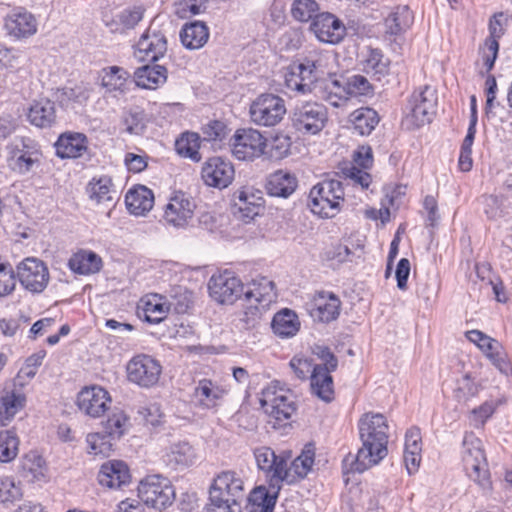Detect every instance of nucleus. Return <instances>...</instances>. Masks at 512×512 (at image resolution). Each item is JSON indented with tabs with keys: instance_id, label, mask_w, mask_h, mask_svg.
<instances>
[{
	"instance_id": "1",
	"label": "nucleus",
	"mask_w": 512,
	"mask_h": 512,
	"mask_svg": "<svg viewBox=\"0 0 512 512\" xmlns=\"http://www.w3.org/2000/svg\"><path fill=\"white\" fill-rule=\"evenodd\" d=\"M388 429L387 420L380 413H366L359 419L362 447L351 463V471L362 473L386 457Z\"/></svg>"
},
{
	"instance_id": "2",
	"label": "nucleus",
	"mask_w": 512,
	"mask_h": 512,
	"mask_svg": "<svg viewBox=\"0 0 512 512\" xmlns=\"http://www.w3.org/2000/svg\"><path fill=\"white\" fill-rule=\"evenodd\" d=\"M245 498L244 481L233 470L220 472L209 490V504L205 512H242L241 502Z\"/></svg>"
},
{
	"instance_id": "3",
	"label": "nucleus",
	"mask_w": 512,
	"mask_h": 512,
	"mask_svg": "<svg viewBox=\"0 0 512 512\" xmlns=\"http://www.w3.org/2000/svg\"><path fill=\"white\" fill-rule=\"evenodd\" d=\"M344 188L336 179L323 180L314 185L308 196V207L321 218H333L344 202Z\"/></svg>"
},
{
	"instance_id": "4",
	"label": "nucleus",
	"mask_w": 512,
	"mask_h": 512,
	"mask_svg": "<svg viewBox=\"0 0 512 512\" xmlns=\"http://www.w3.org/2000/svg\"><path fill=\"white\" fill-rule=\"evenodd\" d=\"M462 461L467 476L480 487L484 495H489L492 490V482L479 439L473 436L464 438Z\"/></svg>"
},
{
	"instance_id": "5",
	"label": "nucleus",
	"mask_w": 512,
	"mask_h": 512,
	"mask_svg": "<svg viewBox=\"0 0 512 512\" xmlns=\"http://www.w3.org/2000/svg\"><path fill=\"white\" fill-rule=\"evenodd\" d=\"M260 404L268 417L274 420L273 427L284 425L297 409L293 394L276 384L262 390Z\"/></svg>"
},
{
	"instance_id": "6",
	"label": "nucleus",
	"mask_w": 512,
	"mask_h": 512,
	"mask_svg": "<svg viewBox=\"0 0 512 512\" xmlns=\"http://www.w3.org/2000/svg\"><path fill=\"white\" fill-rule=\"evenodd\" d=\"M328 121V110L317 101H306L295 106L291 122L296 131L302 134L320 133Z\"/></svg>"
},
{
	"instance_id": "7",
	"label": "nucleus",
	"mask_w": 512,
	"mask_h": 512,
	"mask_svg": "<svg viewBox=\"0 0 512 512\" xmlns=\"http://www.w3.org/2000/svg\"><path fill=\"white\" fill-rule=\"evenodd\" d=\"M138 497L147 506L163 510L174 500L175 492L170 481L161 475H149L138 485Z\"/></svg>"
},
{
	"instance_id": "8",
	"label": "nucleus",
	"mask_w": 512,
	"mask_h": 512,
	"mask_svg": "<svg viewBox=\"0 0 512 512\" xmlns=\"http://www.w3.org/2000/svg\"><path fill=\"white\" fill-rule=\"evenodd\" d=\"M285 114L284 99L272 93L259 95L249 108L251 122L263 127H273L279 124Z\"/></svg>"
},
{
	"instance_id": "9",
	"label": "nucleus",
	"mask_w": 512,
	"mask_h": 512,
	"mask_svg": "<svg viewBox=\"0 0 512 512\" xmlns=\"http://www.w3.org/2000/svg\"><path fill=\"white\" fill-rule=\"evenodd\" d=\"M253 454L257 467L266 473L267 480L276 479L279 482H293L287 465L291 457L290 452L276 454L270 447L261 446L255 448Z\"/></svg>"
},
{
	"instance_id": "10",
	"label": "nucleus",
	"mask_w": 512,
	"mask_h": 512,
	"mask_svg": "<svg viewBox=\"0 0 512 512\" xmlns=\"http://www.w3.org/2000/svg\"><path fill=\"white\" fill-rule=\"evenodd\" d=\"M126 370L130 382L140 387L149 388L158 383L162 373V366L152 356L139 354L128 362Z\"/></svg>"
},
{
	"instance_id": "11",
	"label": "nucleus",
	"mask_w": 512,
	"mask_h": 512,
	"mask_svg": "<svg viewBox=\"0 0 512 512\" xmlns=\"http://www.w3.org/2000/svg\"><path fill=\"white\" fill-rule=\"evenodd\" d=\"M17 277L20 284L34 294L43 292L50 279L46 264L35 257H27L17 265Z\"/></svg>"
},
{
	"instance_id": "12",
	"label": "nucleus",
	"mask_w": 512,
	"mask_h": 512,
	"mask_svg": "<svg viewBox=\"0 0 512 512\" xmlns=\"http://www.w3.org/2000/svg\"><path fill=\"white\" fill-rule=\"evenodd\" d=\"M195 208L196 203L190 195L177 191L164 207L163 220L169 226L185 228L193 219Z\"/></svg>"
},
{
	"instance_id": "13",
	"label": "nucleus",
	"mask_w": 512,
	"mask_h": 512,
	"mask_svg": "<svg viewBox=\"0 0 512 512\" xmlns=\"http://www.w3.org/2000/svg\"><path fill=\"white\" fill-rule=\"evenodd\" d=\"M436 106V92L433 88L426 85L411 95L409 100L410 112L407 115V119L416 127L430 123L436 113Z\"/></svg>"
},
{
	"instance_id": "14",
	"label": "nucleus",
	"mask_w": 512,
	"mask_h": 512,
	"mask_svg": "<svg viewBox=\"0 0 512 512\" xmlns=\"http://www.w3.org/2000/svg\"><path fill=\"white\" fill-rule=\"evenodd\" d=\"M266 138L256 129H238L233 136V155L239 160H253L262 156Z\"/></svg>"
},
{
	"instance_id": "15",
	"label": "nucleus",
	"mask_w": 512,
	"mask_h": 512,
	"mask_svg": "<svg viewBox=\"0 0 512 512\" xmlns=\"http://www.w3.org/2000/svg\"><path fill=\"white\" fill-rule=\"evenodd\" d=\"M208 289L210 296L221 304H233L244 294L241 280L230 271L213 275L209 280Z\"/></svg>"
},
{
	"instance_id": "16",
	"label": "nucleus",
	"mask_w": 512,
	"mask_h": 512,
	"mask_svg": "<svg viewBox=\"0 0 512 512\" xmlns=\"http://www.w3.org/2000/svg\"><path fill=\"white\" fill-rule=\"evenodd\" d=\"M310 30L319 41L327 44H338L346 36L345 25L330 12L316 14L310 24Z\"/></svg>"
},
{
	"instance_id": "17",
	"label": "nucleus",
	"mask_w": 512,
	"mask_h": 512,
	"mask_svg": "<svg viewBox=\"0 0 512 512\" xmlns=\"http://www.w3.org/2000/svg\"><path fill=\"white\" fill-rule=\"evenodd\" d=\"M111 397L106 389L99 385L82 388L76 399L78 409L92 418L101 417L108 409Z\"/></svg>"
},
{
	"instance_id": "18",
	"label": "nucleus",
	"mask_w": 512,
	"mask_h": 512,
	"mask_svg": "<svg viewBox=\"0 0 512 512\" xmlns=\"http://www.w3.org/2000/svg\"><path fill=\"white\" fill-rule=\"evenodd\" d=\"M235 175L234 166L223 157H211L202 167L201 177L207 186L223 189L228 187Z\"/></svg>"
},
{
	"instance_id": "19",
	"label": "nucleus",
	"mask_w": 512,
	"mask_h": 512,
	"mask_svg": "<svg viewBox=\"0 0 512 512\" xmlns=\"http://www.w3.org/2000/svg\"><path fill=\"white\" fill-rule=\"evenodd\" d=\"M167 52L166 36L159 30L147 29L135 46L134 55L140 61L157 62Z\"/></svg>"
},
{
	"instance_id": "20",
	"label": "nucleus",
	"mask_w": 512,
	"mask_h": 512,
	"mask_svg": "<svg viewBox=\"0 0 512 512\" xmlns=\"http://www.w3.org/2000/svg\"><path fill=\"white\" fill-rule=\"evenodd\" d=\"M35 16L25 8L12 9L4 19V28L7 34L15 39H24L37 32Z\"/></svg>"
},
{
	"instance_id": "21",
	"label": "nucleus",
	"mask_w": 512,
	"mask_h": 512,
	"mask_svg": "<svg viewBox=\"0 0 512 512\" xmlns=\"http://www.w3.org/2000/svg\"><path fill=\"white\" fill-rule=\"evenodd\" d=\"M311 317L322 323H330L340 315L341 301L333 292H317L310 304Z\"/></svg>"
},
{
	"instance_id": "22",
	"label": "nucleus",
	"mask_w": 512,
	"mask_h": 512,
	"mask_svg": "<svg viewBox=\"0 0 512 512\" xmlns=\"http://www.w3.org/2000/svg\"><path fill=\"white\" fill-rule=\"evenodd\" d=\"M38 150L30 139H23L21 144L16 142L10 149L7 159L8 166L18 174L29 172L37 161Z\"/></svg>"
},
{
	"instance_id": "23",
	"label": "nucleus",
	"mask_w": 512,
	"mask_h": 512,
	"mask_svg": "<svg viewBox=\"0 0 512 512\" xmlns=\"http://www.w3.org/2000/svg\"><path fill=\"white\" fill-rule=\"evenodd\" d=\"M26 404L23 387L15 382L4 388L0 397V426H6Z\"/></svg>"
},
{
	"instance_id": "24",
	"label": "nucleus",
	"mask_w": 512,
	"mask_h": 512,
	"mask_svg": "<svg viewBox=\"0 0 512 512\" xmlns=\"http://www.w3.org/2000/svg\"><path fill=\"white\" fill-rule=\"evenodd\" d=\"M283 482L267 480V486L255 487L249 494L250 512H273Z\"/></svg>"
},
{
	"instance_id": "25",
	"label": "nucleus",
	"mask_w": 512,
	"mask_h": 512,
	"mask_svg": "<svg viewBox=\"0 0 512 512\" xmlns=\"http://www.w3.org/2000/svg\"><path fill=\"white\" fill-rule=\"evenodd\" d=\"M314 94L333 107H341L349 99L345 79H338L336 76H329L316 83Z\"/></svg>"
},
{
	"instance_id": "26",
	"label": "nucleus",
	"mask_w": 512,
	"mask_h": 512,
	"mask_svg": "<svg viewBox=\"0 0 512 512\" xmlns=\"http://www.w3.org/2000/svg\"><path fill=\"white\" fill-rule=\"evenodd\" d=\"M131 475L127 464L120 460H110L102 464L98 473L101 486L120 489L130 483Z\"/></svg>"
},
{
	"instance_id": "27",
	"label": "nucleus",
	"mask_w": 512,
	"mask_h": 512,
	"mask_svg": "<svg viewBox=\"0 0 512 512\" xmlns=\"http://www.w3.org/2000/svg\"><path fill=\"white\" fill-rule=\"evenodd\" d=\"M504 18L503 13L495 14L489 22L490 35L485 39L484 45L481 49L482 61L486 73L493 69L498 55V39L504 34V27L502 23Z\"/></svg>"
},
{
	"instance_id": "28",
	"label": "nucleus",
	"mask_w": 512,
	"mask_h": 512,
	"mask_svg": "<svg viewBox=\"0 0 512 512\" xmlns=\"http://www.w3.org/2000/svg\"><path fill=\"white\" fill-rule=\"evenodd\" d=\"M162 460L171 470H183L196 462L197 454L194 447L188 442L178 441L167 447Z\"/></svg>"
},
{
	"instance_id": "29",
	"label": "nucleus",
	"mask_w": 512,
	"mask_h": 512,
	"mask_svg": "<svg viewBox=\"0 0 512 512\" xmlns=\"http://www.w3.org/2000/svg\"><path fill=\"white\" fill-rule=\"evenodd\" d=\"M234 205L244 219H253L264 208V199L260 190L243 187L234 193Z\"/></svg>"
},
{
	"instance_id": "30",
	"label": "nucleus",
	"mask_w": 512,
	"mask_h": 512,
	"mask_svg": "<svg viewBox=\"0 0 512 512\" xmlns=\"http://www.w3.org/2000/svg\"><path fill=\"white\" fill-rule=\"evenodd\" d=\"M56 155L62 159L81 157L88 149V139L83 133L65 132L55 143Z\"/></svg>"
},
{
	"instance_id": "31",
	"label": "nucleus",
	"mask_w": 512,
	"mask_h": 512,
	"mask_svg": "<svg viewBox=\"0 0 512 512\" xmlns=\"http://www.w3.org/2000/svg\"><path fill=\"white\" fill-rule=\"evenodd\" d=\"M276 298L275 284L267 277L254 279L244 291L246 302H255L266 308H269Z\"/></svg>"
},
{
	"instance_id": "32",
	"label": "nucleus",
	"mask_w": 512,
	"mask_h": 512,
	"mask_svg": "<svg viewBox=\"0 0 512 512\" xmlns=\"http://www.w3.org/2000/svg\"><path fill=\"white\" fill-rule=\"evenodd\" d=\"M296 176L285 170H278L270 174L266 182V190L269 195L288 198L297 188Z\"/></svg>"
},
{
	"instance_id": "33",
	"label": "nucleus",
	"mask_w": 512,
	"mask_h": 512,
	"mask_svg": "<svg viewBox=\"0 0 512 512\" xmlns=\"http://www.w3.org/2000/svg\"><path fill=\"white\" fill-rule=\"evenodd\" d=\"M125 204L130 213L144 215L154 205V194L152 190L143 185L131 188L125 196Z\"/></svg>"
},
{
	"instance_id": "34",
	"label": "nucleus",
	"mask_w": 512,
	"mask_h": 512,
	"mask_svg": "<svg viewBox=\"0 0 512 512\" xmlns=\"http://www.w3.org/2000/svg\"><path fill=\"white\" fill-rule=\"evenodd\" d=\"M209 28L202 21H192L183 25L180 31V40L189 50L202 48L209 39Z\"/></svg>"
},
{
	"instance_id": "35",
	"label": "nucleus",
	"mask_w": 512,
	"mask_h": 512,
	"mask_svg": "<svg viewBox=\"0 0 512 512\" xmlns=\"http://www.w3.org/2000/svg\"><path fill=\"white\" fill-rule=\"evenodd\" d=\"M103 266L101 257L90 250H79L74 253L69 261L68 267L76 274L90 275L98 273Z\"/></svg>"
},
{
	"instance_id": "36",
	"label": "nucleus",
	"mask_w": 512,
	"mask_h": 512,
	"mask_svg": "<svg viewBox=\"0 0 512 512\" xmlns=\"http://www.w3.org/2000/svg\"><path fill=\"white\" fill-rule=\"evenodd\" d=\"M137 86L144 89H156L167 80V69L163 65L147 64L134 72Z\"/></svg>"
},
{
	"instance_id": "37",
	"label": "nucleus",
	"mask_w": 512,
	"mask_h": 512,
	"mask_svg": "<svg viewBox=\"0 0 512 512\" xmlns=\"http://www.w3.org/2000/svg\"><path fill=\"white\" fill-rule=\"evenodd\" d=\"M226 391L210 379H201L194 390L199 406L211 409L218 405Z\"/></svg>"
},
{
	"instance_id": "38",
	"label": "nucleus",
	"mask_w": 512,
	"mask_h": 512,
	"mask_svg": "<svg viewBox=\"0 0 512 512\" xmlns=\"http://www.w3.org/2000/svg\"><path fill=\"white\" fill-rule=\"evenodd\" d=\"M87 193L97 204H113L117 197L112 179L107 175L92 178L88 183Z\"/></svg>"
},
{
	"instance_id": "39",
	"label": "nucleus",
	"mask_w": 512,
	"mask_h": 512,
	"mask_svg": "<svg viewBox=\"0 0 512 512\" xmlns=\"http://www.w3.org/2000/svg\"><path fill=\"white\" fill-rule=\"evenodd\" d=\"M143 318L150 324L163 321L169 312V305L159 294H150L141 299Z\"/></svg>"
},
{
	"instance_id": "40",
	"label": "nucleus",
	"mask_w": 512,
	"mask_h": 512,
	"mask_svg": "<svg viewBox=\"0 0 512 512\" xmlns=\"http://www.w3.org/2000/svg\"><path fill=\"white\" fill-rule=\"evenodd\" d=\"M331 372L325 368L314 367L310 375L312 393L325 402H330L334 397Z\"/></svg>"
},
{
	"instance_id": "41",
	"label": "nucleus",
	"mask_w": 512,
	"mask_h": 512,
	"mask_svg": "<svg viewBox=\"0 0 512 512\" xmlns=\"http://www.w3.org/2000/svg\"><path fill=\"white\" fill-rule=\"evenodd\" d=\"M28 119L37 127H50L56 119L55 103L46 98L34 101L29 109Z\"/></svg>"
},
{
	"instance_id": "42",
	"label": "nucleus",
	"mask_w": 512,
	"mask_h": 512,
	"mask_svg": "<svg viewBox=\"0 0 512 512\" xmlns=\"http://www.w3.org/2000/svg\"><path fill=\"white\" fill-rule=\"evenodd\" d=\"M271 327L277 336L290 338L299 331L300 322L296 313L286 308L274 315Z\"/></svg>"
},
{
	"instance_id": "43",
	"label": "nucleus",
	"mask_w": 512,
	"mask_h": 512,
	"mask_svg": "<svg viewBox=\"0 0 512 512\" xmlns=\"http://www.w3.org/2000/svg\"><path fill=\"white\" fill-rule=\"evenodd\" d=\"M129 73L121 67L110 66L101 71V85L107 92L124 93Z\"/></svg>"
},
{
	"instance_id": "44",
	"label": "nucleus",
	"mask_w": 512,
	"mask_h": 512,
	"mask_svg": "<svg viewBox=\"0 0 512 512\" xmlns=\"http://www.w3.org/2000/svg\"><path fill=\"white\" fill-rule=\"evenodd\" d=\"M350 117L354 130L361 136L370 135L379 123L378 113L369 107L355 110Z\"/></svg>"
},
{
	"instance_id": "45",
	"label": "nucleus",
	"mask_w": 512,
	"mask_h": 512,
	"mask_svg": "<svg viewBox=\"0 0 512 512\" xmlns=\"http://www.w3.org/2000/svg\"><path fill=\"white\" fill-rule=\"evenodd\" d=\"M284 83L287 89L299 95L311 94L315 90L311 77L306 76L303 71H300L298 65L285 72Z\"/></svg>"
},
{
	"instance_id": "46",
	"label": "nucleus",
	"mask_w": 512,
	"mask_h": 512,
	"mask_svg": "<svg viewBox=\"0 0 512 512\" xmlns=\"http://www.w3.org/2000/svg\"><path fill=\"white\" fill-rule=\"evenodd\" d=\"M361 64L365 73L376 77L378 80L388 74L389 71V60L384 57L379 49H369Z\"/></svg>"
},
{
	"instance_id": "47",
	"label": "nucleus",
	"mask_w": 512,
	"mask_h": 512,
	"mask_svg": "<svg viewBox=\"0 0 512 512\" xmlns=\"http://www.w3.org/2000/svg\"><path fill=\"white\" fill-rule=\"evenodd\" d=\"M315 458V446L312 443H308L304 446L301 454L297 456L288 467L290 471V478L295 481V476L298 478H304L311 471L314 464Z\"/></svg>"
},
{
	"instance_id": "48",
	"label": "nucleus",
	"mask_w": 512,
	"mask_h": 512,
	"mask_svg": "<svg viewBox=\"0 0 512 512\" xmlns=\"http://www.w3.org/2000/svg\"><path fill=\"white\" fill-rule=\"evenodd\" d=\"M200 148V137L194 132H184L175 141L176 152L185 158H189L195 162L201 160L199 153Z\"/></svg>"
},
{
	"instance_id": "49",
	"label": "nucleus",
	"mask_w": 512,
	"mask_h": 512,
	"mask_svg": "<svg viewBox=\"0 0 512 512\" xmlns=\"http://www.w3.org/2000/svg\"><path fill=\"white\" fill-rule=\"evenodd\" d=\"M413 16L408 6H398L385 20L390 34L397 35L410 27Z\"/></svg>"
},
{
	"instance_id": "50",
	"label": "nucleus",
	"mask_w": 512,
	"mask_h": 512,
	"mask_svg": "<svg viewBox=\"0 0 512 512\" xmlns=\"http://www.w3.org/2000/svg\"><path fill=\"white\" fill-rule=\"evenodd\" d=\"M166 302L169 305V311L173 310L177 314H185L192 306V293L185 287H173L169 291Z\"/></svg>"
},
{
	"instance_id": "51",
	"label": "nucleus",
	"mask_w": 512,
	"mask_h": 512,
	"mask_svg": "<svg viewBox=\"0 0 512 512\" xmlns=\"http://www.w3.org/2000/svg\"><path fill=\"white\" fill-rule=\"evenodd\" d=\"M103 425L104 433L113 439H120L127 431L129 418L122 410L115 409Z\"/></svg>"
},
{
	"instance_id": "52",
	"label": "nucleus",
	"mask_w": 512,
	"mask_h": 512,
	"mask_svg": "<svg viewBox=\"0 0 512 512\" xmlns=\"http://www.w3.org/2000/svg\"><path fill=\"white\" fill-rule=\"evenodd\" d=\"M44 459L35 454L30 453L27 454L22 462V475L25 478H28L29 481H40L44 478Z\"/></svg>"
},
{
	"instance_id": "53",
	"label": "nucleus",
	"mask_w": 512,
	"mask_h": 512,
	"mask_svg": "<svg viewBox=\"0 0 512 512\" xmlns=\"http://www.w3.org/2000/svg\"><path fill=\"white\" fill-rule=\"evenodd\" d=\"M19 439L13 431H0V462L8 463L18 454Z\"/></svg>"
},
{
	"instance_id": "54",
	"label": "nucleus",
	"mask_w": 512,
	"mask_h": 512,
	"mask_svg": "<svg viewBox=\"0 0 512 512\" xmlns=\"http://www.w3.org/2000/svg\"><path fill=\"white\" fill-rule=\"evenodd\" d=\"M44 357V351H40L29 356L26 359L24 365L19 370L13 382L23 387L25 384L24 380H30L36 375L37 370L41 366Z\"/></svg>"
},
{
	"instance_id": "55",
	"label": "nucleus",
	"mask_w": 512,
	"mask_h": 512,
	"mask_svg": "<svg viewBox=\"0 0 512 512\" xmlns=\"http://www.w3.org/2000/svg\"><path fill=\"white\" fill-rule=\"evenodd\" d=\"M319 10V5L315 0H294L291 7L293 18L299 22L313 20Z\"/></svg>"
},
{
	"instance_id": "56",
	"label": "nucleus",
	"mask_w": 512,
	"mask_h": 512,
	"mask_svg": "<svg viewBox=\"0 0 512 512\" xmlns=\"http://www.w3.org/2000/svg\"><path fill=\"white\" fill-rule=\"evenodd\" d=\"M112 437L106 433H91L87 436L89 453L93 455L108 456L112 451Z\"/></svg>"
},
{
	"instance_id": "57",
	"label": "nucleus",
	"mask_w": 512,
	"mask_h": 512,
	"mask_svg": "<svg viewBox=\"0 0 512 512\" xmlns=\"http://www.w3.org/2000/svg\"><path fill=\"white\" fill-rule=\"evenodd\" d=\"M346 89L350 97L369 96L373 94V87L366 77L362 75H352L345 78Z\"/></svg>"
},
{
	"instance_id": "58",
	"label": "nucleus",
	"mask_w": 512,
	"mask_h": 512,
	"mask_svg": "<svg viewBox=\"0 0 512 512\" xmlns=\"http://www.w3.org/2000/svg\"><path fill=\"white\" fill-rule=\"evenodd\" d=\"M267 310L268 308L262 307L260 304L247 302L245 310L240 317V322L243 324V328L247 330L255 328Z\"/></svg>"
},
{
	"instance_id": "59",
	"label": "nucleus",
	"mask_w": 512,
	"mask_h": 512,
	"mask_svg": "<svg viewBox=\"0 0 512 512\" xmlns=\"http://www.w3.org/2000/svg\"><path fill=\"white\" fill-rule=\"evenodd\" d=\"M300 71H303L306 76L311 77L313 85L319 83V75L324 72L323 57L321 55H309L299 65Z\"/></svg>"
},
{
	"instance_id": "60",
	"label": "nucleus",
	"mask_w": 512,
	"mask_h": 512,
	"mask_svg": "<svg viewBox=\"0 0 512 512\" xmlns=\"http://www.w3.org/2000/svg\"><path fill=\"white\" fill-rule=\"evenodd\" d=\"M16 276L9 263H0V297L7 296L15 290Z\"/></svg>"
},
{
	"instance_id": "61",
	"label": "nucleus",
	"mask_w": 512,
	"mask_h": 512,
	"mask_svg": "<svg viewBox=\"0 0 512 512\" xmlns=\"http://www.w3.org/2000/svg\"><path fill=\"white\" fill-rule=\"evenodd\" d=\"M127 130L132 134H142L146 128V114L140 109H131L124 119Z\"/></svg>"
},
{
	"instance_id": "62",
	"label": "nucleus",
	"mask_w": 512,
	"mask_h": 512,
	"mask_svg": "<svg viewBox=\"0 0 512 512\" xmlns=\"http://www.w3.org/2000/svg\"><path fill=\"white\" fill-rule=\"evenodd\" d=\"M22 496L21 488L11 477L0 478V502H13Z\"/></svg>"
},
{
	"instance_id": "63",
	"label": "nucleus",
	"mask_w": 512,
	"mask_h": 512,
	"mask_svg": "<svg viewBox=\"0 0 512 512\" xmlns=\"http://www.w3.org/2000/svg\"><path fill=\"white\" fill-rule=\"evenodd\" d=\"M342 173L346 180H350L354 185L367 189L371 183V175L355 165H350L342 169Z\"/></svg>"
},
{
	"instance_id": "64",
	"label": "nucleus",
	"mask_w": 512,
	"mask_h": 512,
	"mask_svg": "<svg viewBox=\"0 0 512 512\" xmlns=\"http://www.w3.org/2000/svg\"><path fill=\"white\" fill-rule=\"evenodd\" d=\"M497 407L495 401H486L471 411L470 419L475 427H481L493 415Z\"/></svg>"
}]
</instances>
